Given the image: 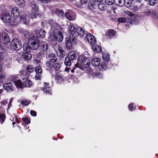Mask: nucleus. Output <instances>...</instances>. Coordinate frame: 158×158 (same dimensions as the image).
<instances>
[{
  "mask_svg": "<svg viewBox=\"0 0 158 158\" xmlns=\"http://www.w3.org/2000/svg\"><path fill=\"white\" fill-rule=\"evenodd\" d=\"M36 55L38 58L40 59L44 56V53L42 52H38L36 54Z\"/></svg>",
  "mask_w": 158,
  "mask_h": 158,
  "instance_id": "53",
  "label": "nucleus"
},
{
  "mask_svg": "<svg viewBox=\"0 0 158 158\" xmlns=\"http://www.w3.org/2000/svg\"><path fill=\"white\" fill-rule=\"evenodd\" d=\"M30 7L33 10L37 11L39 9V6L36 2L33 1L31 2L30 4Z\"/></svg>",
  "mask_w": 158,
  "mask_h": 158,
  "instance_id": "24",
  "label": "nucleus"
},
{
  "mask_svg": "<svg viewBox=\"0 0 158 158\" xmlns=\"http://www.w3.org/2000/svg\"><path fill=\"white\" fill-rule=\"evenodd\" d=\"M100 60L99 58H94L92 61V64L94 66H98L100 63Z\"/></svg>",
  "mask_w": 158,
  "mask_h": 158,
  "instance_id": "31",
  "label": "nucleus"
},
{
  "mask_svg": "<svg viewBox=\"0 0 158 158\" xmlns=\"http://www.w3.org/2000/svg\"><path fill=\"white\" fill-rule=\"evenodd\" d=\"M48 23L50 25L51 29L58 28L59 26L58 23L52 19H50L48 21Z\"/></svg>",
  "mask_w": 158,
  "mask_h": 158,
  "instance_id": "17",
  "label": "nucleus"
},
{
  "mask_svg": "<svg viewBox=\"0 0 158 158\" xmlns=\"http://www.w3.org/2000/svg\"><path fill=\"white\" fill-rule=\"evenodd\" d=\"M18 24V22L15 19L13 21L10 22V24L12 26H16Z\"/></svg>",
  "mask_w": 158,
  "mask_h": 158,
  "instance_id": "59",
  "label": "nucleus"
},
{
  "mask_svg": "<svg viewBox=\"0 0 158 158\" xmlns=\"http://www.w3.org/2000/svg\"><path fill=\"white\" fill-rule=\"evenodd\" d=\"M4 50L3 48L1 46H0V61H2L4 58V56L3 54L4 52Z\"/></svg>",
  "mask_w": 158,
  "mask_h": 158,
  "instance_id": "35",
  "label": "nucleus"
},
{
  "mask_svg": "<svg viewBox=\"0 0 158 158\" xmlns=\"http://www.w3.org/2000/svg\"><path fill=\"white\" fill-rule=\"evenodd\" d=\"M23 85L26 87H30L32 85V82L30 80H28L27 78H24L22 79Z\"/></svg>",
  "mask_w": 158,
  "mask_h": 158,
  "instance_id": "20",
  "label": "nucleus"
},
{
  "mask_svg": "<svg viewBox=\"0 0 158 158\" xmlns=\"http://www.w3.org/2000/svg\"><path fill=\"white\" fill-rule=\"evenodd\" d=\"M98 8L101 10H104L106 9V6L103 3L100 2L98 5Z\"/></svg>",
  "mask_w": 158,
  "mask_h": 158,
  "instance_id": "39",
  "label": "nucleus"
},
{
  "mask_svg": "<svg viewBox=\"0 0 158 158\" xmlns=\"http://www.w3.org/2000/svg\"><path fill=\"white\" fill-rule=\"evenodd\" d=\"M125 18L127 20V22H129L131 24H136L137 23L136 19H133L134 17V14L132 12L126 10L125 12Z\"/></svg>",
  "mask_w": 158,
  "mask_h": 158,
  "instance_id": "6",
  "label": "nucleus"
},
{
  "mask_svg": "<svg viewBox=\"0 0 158 158\" xmlns=\"http://www.w3.org/2000/svg\"><path fill=\"white\" fill-rule=\"evenodd\" d=\"M20 20L22 23L25 24L27 26L29 25L30 23L29 19H27L24 15L21 12L20 14Z\"/></svg>",
  "mask_w": 158,
  "mask_h": 158,
  "instance_id": "14",
  "label": "nucleus"
},
{
  "mask_svg": "<svg viewBox=\"0 0 158 158\" xmlns=\"http://www.w3.org/2000/svg\"><path fill=\"white\" fill-rule=\"evenodd\" d=\"M87 41L90 44H94L96 41L94 35L90 33H88L86 35V37Z\"/></svg>",
  "mask_w": 158,
  "mask_h": 158,
  "instance_id": "12",
  "label": "nucleus"
},
{
  "mask_svg": "<svg viewBox=\"0 0 158 158\" xmlns=\"http://www.w3.org/2000/svg\"><path fill=\"white\" fill-rule=\"evenodd\" d=\"M124 0H114V3L120 6H122L124 4Z\"/></svg>",
  "mask_w": 158,
  "mask_h": 158,
  "instance_id": "37",
  "label": "nucleus"
},
{
  "mask_svg": "<svg viewBox=\"0 0 158 158\" xmlns=\"http://www.w3.org/2000/svg\"><path fill=\"white\" fill-rule=\"evenodd\" d=\"M109 55L108 53H102V57L103 60L106 61H108L110 59Z\"/></svg>",
  "mask_w": 158,
  "mask_h": 158,
  "instance_id": "32",
  "label": "nucleus"
},
{
  "mask_svg": "<svg viewBox=\"0 0 158 158\" xmlns=\"http://www.w3.org/2000/svg\"><path fill=\"white\" fill-rule=\"evenodd\" d=\"M5 119V114L3 113L0 114V121L1 124H2L4 121Z\"/></svg>",
  "mask_w": 158,
  "mask_h": 158,
  "instance_id": "41",
  "label": "nucleus"
},
{
  "mask_svg": "<svg viewBox=\"0 0 158 158\" xmlns=\"http://www.w3.org/2000/svg\"><path fill=\"white\" fill-rule=\"evenodd\" d=\"M77 54L75 52L73 51H70L68 55V56H67L72 61L75 60L77 57Z\"/></svg>",
  "mask_w": 158,
  "mask_h": 158,
  "instance_id": "22",
  "label": "nucleus"
},
{
  "mask_svg": "<svg viewBox=\"0 0 158 158\" xmlns=\"http://www.w3.org/2000/svg\"><path fill=\"white\" fill-rule=\"evenodd\" d=\"M105 2L107 5H111L114 2V0H105Z\"/></svg>",
  "mask_w": 158,
  "mask_h": 158,
  "instance_id": "49",
  "label": "nucleus"
},
{
  "mask_svg": "<svg viewBox=\"0 0 158 158\" xmlns=\"http://www.w3.org/2000/svg\"><path fill=\"white\" fill-rule=\"evenodd\" d=\"M60 67V64L58 63H56L53 64L52 69L55 70L56 71L59 70Z\"/></svg>",
  "mask_w": 158,
  "mask_h": 158,
  "instance_id": "38",
  "label": "nucleus"
},
{
  "mask_svg": "<svg viewBox=\"0 0 158 158\" xmlns=\"http://www.w3.org/2000/svg\"><path fill=\"white\" fill-rule=\"evenodd\" d=\"M23 35L24 37L27 39H31V38L30 33H29L27 31H25L23 32Z\"/></svg>",
  "mask_w": 158,
  "mask_h": 158,
  "instance_id": "46",
  "label": "nucleus"
},
{
  "mask_svg": "<svg viewBox=\"0 0 158 158\" xmlns=\"http://www.w3.org/2000/svg\"><path fill=\"white\" fill-rule=\"evenodd\" d=\"M15 3L18 6L23 7L25 5V0H15Z\"/></svg>",
  "mask_w": 158,
  "mask_h": 158,
  "instance_id": "25",
  "label": "nucleus"
},
{
  "mask_svg": "<svg viewBox=\"0 0 158 158\" xmlns=\"http://www.w3.org/2000/svg\"><path fill=\"white\" fill-rule=\"evenodd\" d=\"M22 119L24 122L25 123L29 124L30 123V121L27 118H22Z\"/></svg>",
  "mask_w": 158,
  "mask_h": 158,
  "instance_id": "57",
  "label": "nucleus"
},
{
  "mask_svg": "<svg viewBox=\"0 0 158 158\" xmlns=\"http://www.w3.org/2000/svg\"><path fill=\"white\" fill-rule=\"evenodd\" d=\"M158 2V0H150L149 3L150 5L153 6L156 4Z\"/></svg>",
  "mask_w": 158,
  "mask_h": 158,
  "instance_id": "52",
  "label": "nucleus"
},
{
  "mask_svg": "<svg viewBox=\"0 0 158 158\" xmlns=\"http://www.w3.org/2000/svg\"><path fill=\"white\" fill-rule=\"evenodd\" d=\"M52 36H50L48 39V41H52V46L55 48L57 46V43L56 41L61 42L63 39L62 32L58 28H55L52 33Z\"/></svg>",
  "mask_w": 158,
  "mask_h": 158,
  "instance_id": "1",
  "label": "nucleus"
},
{
  "mask_svg": "<svg viewBox=\"0 0 158 158\" xmlns=\"http://www.w3.org/2000/svg\"><path fill=\"white\" fill-rule=\"evenodd\" d=\"M27 16L30 18H35L37 16V13H32V14L28 13L27 15Z\"/></svg>",
  "mask_w": 158,
  "mask_h": 158,
  "instance_id": "42",
  "label": "nucleus"
},
{
  "mask_svg": "<svg viewBox=\"0 0 158 158\" xmlns=\"http://www.w3.org/2000/svg\"><path fill=\"white\" fill-rule=\"evenodd\" d=\"M31 102L27 100H22L21 102V103L22 105L24 106H27L29 105Z\"/></svg>",
  "mask_w": 158,
  "mask_h": 158,
  "instance_id": "50",
  "label": "nucleus"
},
{
  "mask_svg": "<svg viewBox=\"0 0 158 158\" xmlns=\"http://www.w3.org/2000/svg\"><path fill=\"white\" fill-rule=\"evenodd\" d=\"M34 70L33 67L31 65H28L26 67V70L29 73H32Z\"/></svg>",
  "mask_w": 158,
  "mask_h": 158,
  "instance_id": "44",
  "label": "nucleus"
},
{
  "mask_svg": "<svg viewBox=\"0 0 158 158\" xmlns=\"http://www.w3.org/2000/svg\"><path fill=\"white\" fill-rule=\"evenodd\" d=\"M70 68L66 67L65 69V70L63 72L57 73L56 76V79L57 83H60L64 80V79L67 76H65V72L69 73L70 69Z\"/></svg>",
  "mask_w": 158,
  "mask_h": 158,
  "instance_id": "5",
  "label": "nucleus"
},
{
  "mask_svg": "<svg viewBox=\"0 0 158 158\" xmlns=\"http://www.w3.org/2000/svg\"><path fill=\"white\" fill-rule=\"evenodd\" d=\"M134 103H131L130 104H129V109L130 110V111H132L134 109H135V108L133 106V105Z\"/></svg>",
  "mask_w": 158,
  "mask_h": 158,
  "instance_id": "55",
  "label": "nucleus"
},
{
  "mask_svg": "<svg viewBox=\"0 0 158 158\" xmlns=\"http://www.w3.org/2000/svg\"><path fill=\"white\" fill-rule=\"evenodd\" d=\"M152 9H148L145 10L144 13L147 16H149L152 10Z\"/></svg>",
  "mask_w": 158,
  "mask_h": 158,
  "instance_id": "51",
  "label": "nucleus"
},
{
  "mask_svg": "<svg viewBox=\"0 0 158 158\" xmlns=\"http://www.w3.org/2000/svg\"><path fill=\"white\" fill-rule=\"evenodd\" d=\"M98 68L100 71L105 70L106 69V66L105 63L102 62L100 64H99Z\"/></svg>",
  "mask_w": 158,
  "mask_h": 158,
  "instance_id": "34",
  "label": "nucleus"
},
{
  "mask_svg": "<svg viewBox=\"0 0 158 158\" xmlns=\"http://www.w3.org/2000/svg\"><path fill=\"white\" fill-rule=\"evenodd\" d=\"M55 50L57 55L61 57H63L65 54V52L63 49L59 46H57Z\"/></svg>",
  "mask_w": 158,
  "mask_h": 158,
  "instance_id": "15",
  "label": "nucleus"
},
{
  "mask_svg": "<svg viewBox=\"0 0 158 158\" xmlns=\"http://www.w3.org/2000/svg\"><path fill=\"white\" fill-rule=\"evenodd\" d=\"M11 44L13 48L16 50H19L22 48V44L20 41L17 38L14 39L11 42Z\"/></svg>",
  "mask_w": 158,
  "mask_h": 158,
  "instance_id": "7",
  "label": "nucleus"
},
{
  "mask_svg": "<svg viewBox=\"0 0 158 158\" xmlns=\"http://www.w3.org/2000/svg\"><path fill=\"white\" fill-rule=\"evenodd\" d=\"M68 29L69 31L70 34L69 35L70 40L73 42H74V41H76L77 36L76 27L73 24H71L69 25Z\"/></svg>",
  "mask_w": 158,
  "mask_h": 158,
  "instance_id": "4",
  "label": "nucleus"
},
{
  "mask_svg": "<svg viewBox=\"0 0 158 158\" xmlns=\"http://www.w3.org/2000/svg\"><path fill=\"white\" fill-rule=\"evenodd\" d=\"M0 39L2 43L4 44H7L10 41V39L8 35L5 32H3L1 34Z\"/></svg>",
  "mask_w": 158,
  "mask_h": 158,
  "instance_id": "8",
  "label": "nucleus"
},
{
  "mask_svg": "<svg viewBox=\"0 0 158 158\" xmlns=\"http://www.w3.org/2000/svg\"><path fill=\"white\" fill-rule=\"evenodd\" d=\"M48 60L51 61L52 63H54L56 61L57 58L55 54L53 53L50 54L47 57Z\"/></svg>",
  "mask_w": 158,
  "mask_h": 158,
  "instance_id": "19",
  "label": "nucleus"
},
{
  "mask_svg": "<svg viewBox=\"0 0 158 158\" xmlns=\"http://www.w3.org/2000/svg\"><path fill=\"white\" fill-rule=\"evenodd\" d=\"M72 61V60H70L67 57H66L65 59V60L64 61V64L66 66H70L71 65L72 63L71 61Z\"/></svg>",
  "mask_w": 158,
  "mask_h": 158,
  "instance_id": "33",
  "label": "nucleus"
},
{
  "mask_svg": "<svg viewBox=\"0 0 158 158\" xmlns=\"http://www.w3.org/2000/svg\"><path fill=\"white\" fill-rule=\"evenodd\" d=\"M12 56L9 55H8L6 56V58L5 60V62L7 64H9V63L11 62L12 60Z\"/></svg>",
  "mask_w": 158,
  "mask_h": 158,
  "instance_id": "40",
  "label": "nucleus"
},
{
  "mask_svg": "<svg viewBox=\"0 0 158 158\" xmlns=\"http://www.w3.org/2000/svg\"><path fill=\"white\" fill-rule=\"evenodd\" d=\"M118 21L120 23H123L126 21H127L126 18H120L118 19Z\"/></svg>",
  "mask_w": 158,
  "mask_h": 158,
  "instance_id": "58",
  "label": "nucleus"
},
{
  "mask_svg": "<svg viewBox=\"0 0 158 158\" xmlns=\"http://www.w3.org/2000/svg\"><path fill=\"white\" fill-rule=\"evenodd\" d=\"M41 90L45 93L51 94V93L50 87L48 83H44V86L42 88Z\"/></svg>",
  "mask_w": 158,
  "mask_h": 158,
  "instance_id": "18",
  "label": "nucleus"
},
{
  "mask_svg": "<svg viewBox=\"0 0 158 158\" xmlns=\"http://www.w3.org/2000/svg\"><path fill=\"white\" fill-rule=\"evenodd\" d=\"M11 82L14 83L17 88H21L22 87L23 85V81L22 82L19 79L17 80L13 76L11 77Z\"/></svg>",
  "mask_w": 158,
  "mask_h": 158,
  "instance_id": "11",
  "label": "nucleus"
},
{
  "mask_svg": "<svg viewBox=\"0 0 158 158\" xmlns=\"http://www.w3.org/2000/svg\"><path fill=\"white\" fill-rule=\"evenodd\" d=\"M73 2L74 5L76 6H80V5L78 3V0H70Z\"/></svg>",
  "mask_w": 158,
  "mask_h": 158,
  "instance_id": "56",
  "label": "nucleus"
},
{
  "mask_svg": "<svg viewBox=\"0 0 158 158\" xmlns=\"http://www.w3.org/2000/svg\"><path fill=\"white\" fill-rule=\"evenodd\" d=\"M42 73H36L35 76V79L36 80H39L41 78V75Z\"/></svg>",
  "mask_w": 158,
  "mask_h": 158,
  "instance_id": "54",
  "label": "nucleus"
},
{
  "mask_svg": "<svg viewBox=\"0 0 158 158\" xmlns=\"http://www.w3.org/2000/svg\"><path fill=\"white\" fill-rule=\"evenodd\" d=\"M90 63V60L88 57L85 55H81L79 57L77 63L75 66L76 67H78L83 70V69L88 68Z\"/></svg>",
  "mask_w": 158,
  "mask_h": 158,
  "instance_id": "3",
  "label": "nucleus"
},
{
  "mask_svg": "<svg viewBox=\"0 0 158 158\" xmlns=\"http://www.w3.org/2000/svg\"><path fill=\"white\" fill-rule=\"evenodd\" d=\"M65 15L66 19L69 21H73L76 19L74 13L71 10L67 11Z\"/></svg>",
  "mask_w": 158,
  "mask_h": 158,
  "instance_id": "9",
  "label": "nucleus"
},
{
  "mask_svg": "<svg viewBox=\"0 0 158 158\" xmlns=\"http://www.w3.org/2000/svg\"><path fill=\"white\" fill-rule=\"evenodd\" d=\"M5 6L3 5H0V10L2 11H4L5 10Z\"/></svg>",
  "mask_w": 158,
  "mask_h": 158,
  "instance_id": "62",
  "label": "nucleus"
},
{
  "mask_svg": "<svg viewBox=\"0 0 158 158\" xmlns=\"http://www.w3.org/2000/svg\"><path fill=\"white\" fill-rule=\"evenodd\" d=\"M30 114L32 116H36V112L35 111L32 110H31L30 111Z\"/></svg>",
  "mask_w": 158,
  "mask_h": 158,
  "instance_id": "61",
  "label": "nucleus"
},
{
  "mask_svg": "<svg viewBox=\"0 0 158 158\" xmlns=\"http://www.w3.org/2000/svg\"><path fill=\"white\" fill-rule=\"evenodd\" d=\"M40 45L41 49L43 51H45L47 49L48 45L46 42H41Z\"/></svg>",
  "mask_w": 158,
  "mask_h": 158,
  "instance_id": "30",
  "label": "nucleus"
},
{
  "mask_svg": "<svg viewBox=\"0 0 158 158\" xmlns=\"http://www.w3.org/2000/svg\"><path fill=\"white\" fill-rule=\"evenodd\" d=\"M56 14L59 16H61L64 14V12L62 10H57L56 11Z\"/></svg>",
  "mask_w": 158,
  "mask_h": 158,
  "instance_id": "48",
  "label": "nucleus"
},
{
  "mask_svg": "<svg viewBox=\"0 0 158 158\" xmlns=\"http://www.w3.org/2000/svg\"><path fill=\"white\" fill-rule=\"evenodd\" d=\"M76 32L77 35H78L80 36H83L85 33V30L82 28L80 27H77V28Z\"/></svg>",
  "mask_w": 158,
  "mask_h": 158,
  "instance_id": "23",
  "label": "nucleus"
},
{
  "mask_svg": "<svg viewBox=\"0 0 158 158\" xmlns=\"http://www.w3.org/2000/svg\"><path fill=\"white\" fill-rule=\"evenodd\" d=\"M65 41H66V42H65L66 44V45H67L68 44H71L72 43H73L74 44H75L77 42V38H76V41H75L74 42H73L72 41H71L70 40V37H69V38H68V37L66 38V39H65Z\"/></svg>",
  "mask_w": 158,
  "mask_h": 158,
  "instance_id": "45",
  "label": "nucleus"
},
{
  "mask_svg": "<svg viewBox=\"0 0 158 158\" xmlns=\"http://www.w3.org/2000/svg\"><path fill=\"white\" fill-rule=\"evenodd\" d=\"M3 85L4 89L7 91L10 92L13 90L12 87V85L10 83L4 84Z\"/></svg>",
  "mask_w": 158,
  "mask_h": 158,
  "instance_id": "26",
  "label": "nucleus"
},
{
  "mask_svg": "<svg viewBox=\"0 0 158 158\" xmlns=\"http://www.w3.org/2000/svg\"><path fill=\"white\" fill-rule=\"evenodd\" d=\"M87 2V1L86 0H79L78 1V3L80 4V6H77V7H81L82 6L85 4Z\"/></svg>",
  "mask_w": 158,
  "mask_h": 158,
  "instance_id": "43",
  "label": "nucleus"
},
{
  "mask_svg": "<svg viewBox=\"0 0 158 158\" xmlns=\"http://www.w3.org/2000/svg\"><path fill=\"white\" fill-rule=\"evenodd\" d=\"M1 19L3 22L8 23L10 21V15L9 13L6 11L1 15Z\"/></svg>",
  "mask_w": 158,
  "mask_h": 158,
  "instance_id": "10",
  "label": "nucleus"
},
{
  "mask_svg": "<svg viewBox=\"0 0 158 158\" xmlns=\"http://www.w3.org/2000/svg\"><path fill=\"white\" fill-rule=\"evenodd\" d=\"M12 16L14 19L17 18L19 15V12L18 8L15 7L12 9L11 10Z\"/></svg>",
  "mask_w": 158,
  "mask_h": 158,
  "instance_id": "16",
  "label": "nucleus"
},
{
  "mask_svg": "<svg viewBox=\"0 0 158 158\" xmlns=\"http://www.w3.org/2000/svg\"><path fill=\"white\" fill-rule=\"evenodd\" d=\"M88 7L90 9H93L94 8L93 5L90 3H89Z\"/></svg>",
  "mask_w": 158,
  "mask_h": 158,
  "instance_id": "64",
  "label": "nucleus"
},
{
  "mask_svg": "<svg viewBox=\"0 0 158 158\" xmlns=\"http://www.w3.org/2000/svg\"><path fill=\"white\" fill-rule=\"evenodd\" d=\"M116 34L115 30L112 29L108 30L105 34L106 36L112 37L114 36Z\"/></svg>",
  "mask_w": 158,
  "mask_h": 158,
  "instance_id": "28",
  "label": "nucleus"
},
{
  "mask_svg": "<svg viewBox=\"0 0 158 158\" xmlns=\"http://www.w3.org/2000/svg\"><path fill=\"white\" fill-rule=\"evenodd\" d=\"M22 56L25 60H29L31 58V55L27 52H23Z\"/></svg>",
  "mask_w": 158,
  "mask_h": 158,
  "instance_id": "27",
  "label": "nucleus"
},
{
  "mask_svg": "<svg viewBox=\"0 0 158 158\" xmlns=\"http://www.w3.org/2000/svg\"><path fill=\"white\" fill-rule=\"evenodd\" d=\"M42 3H48L50 1L49 0H39Z\"/></svg>",
  "mask_w": 158,
  "mask_h": 158,
  "instance_id": "63",
  "label": "nucleus"
},
{
  "mask_svg": "<svg viewBox=\"0 0 158 158\" xmlns=\"http://www.w3.org/2000/svg\"><path fill=\"white\" fill-rule=\"evenodd\" d=\"M47 24V23L46 21L44 20L42 21L41 23V25L43 27H46Z\"/></svg>",
  "mask_w": 158,
  "mask_h": 158,
  "instance_id": "60",
  "label": "nucleus"
},
{
  "mask_svg": "<svg viewBox=\"0 0 158 158\" xmlns=\"http://www.w3.org/2000/svg\"><path fill=\"white\" fill-rule=\"evenodd\" d=\"M40 45L39 41L32 38L29 39L28 44H23V48L24 51L29 52L31 49L35 50L38 48Z\"/></svg>",
  "mask_w": 158,
  "mask_h": 158,
  "instance_id": "2",
  "label": "nucleus"
},
{
  "mask_svg": "<svg viewBox=\"0 0 158 158\" xmlns=\"http://www.w3.org/2000/svg\"><path fill=\"white\" fill-rule=\"evenodd\" d=\"M35 33L37 36L40 38H43L46 32L42 28H37L35 30Z\"/></svg>",
  "mask_w": 158,
  "mask_h": 158,
  "instance_id": "13",
  "label": "nucleus"
},
{
  "mask_svg": "<svg viewBox=\"0 0 158 158\" xmlns=\"http://www.w3.org/2000/svg\"><path fill=\"white\" fill-rule=\"evenodd\" d=\"M53 63H52V62H51V61L48 60L45 63V65L48 68L47 69L48 71H49L50 73H51L52 72Z\"/></svg>",
  "mask_w": 158,
  "mask_h": 158,
  "instance_id": "21",
  "label": "nucleus"
},
{
  "mask_svg": "<svg viewBox=\"0 0 158 158\" xmlns=\"http://www.w3.org/2000/svg\"><path fill=\"white\" fill-rule=\"evenodd\" d=\"M35 70L36 73H42V70L40 67L38 66L35 69Z\"/></svg>",
  "mask_w": 158,
  "mask_h": 158,
  "instance_id": "47",
  "label": "nucleus"
},
{
  "mask_svg": "<svg viewBox=\"0 0 158 158\" xmlns=\"http://www.w3.org/2000/svg\"><path fill=\"white\" fill-rule=\"evenodd\" d=\"M150 16H151L154 19H158V15L157 14L156 11L153 9Z\"/></svg>",
  "mask_w": 158,
  "mask_h": 158,
  "instance_id": "36",
  "label": "nucleus"
},
{
  "mask_svg": "<svg viewBox=\"0 0 158 158\" xmlns=\"http://www.w3.org/2000/svg\"><path fill=\"white\" fill-rule=\"evenodd\" d=\"M93 46V50L95 52H101L102 51V49L101 46L97 44H94Z\"/></svg>",
  "mask_w": 158,
  "mask_h": 158,
  "instance_id": "29",
  "label": "nucleus"
}]
</instances>
